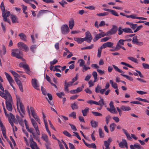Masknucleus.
Listing matches in <instances>:
<instances>
[{
  "mask_svg": "<svg viewBox=\"0 0 149 149\" xmlns=\"http://www.w3.org/2000/svg\"><path fill=\"white\" fill-rule=\"evenodd\" d=\"M0 95L6 100V107L7 110L10 111H12L13 102L12 97L7 90L5 91V93L0 92Z\"/></svg>",
  "mask_w": 149,
  "mask_h": 149,
  "instance_id": "nucleus-1",
  "label": "nucleus"
},
{
  "mask_svg": "<svg viewBox=\"0 0 149 149\" xmlns=\"http://www.w3.org/2000/svg\"><path fill=\"white\" fill-rule=\"evenodd\" d=\"M17 105V110L22 117H24L23 114H24V108L22 103L21 99L18 95L16 96Z\"/></svg>",
  "mask_w": 149,
  "mask_h": 149,
  "instance_id": "nucleus-2",
  "label": "nucleus"
},
{
  "mask_svg": "<svg viewBox=\"0 0 149 149\" xmlns=\"http://www.w3.org/2000/svg\"><path fill=\"white\" fill-rule=\"evenodd\" d=\"M11 55L17 58L22 59V61H24V59L22 58L21 55L22 52L18 49H13L11 50Z\"/></svg>",
  "mask_w": 149,
  "mask_h": 149,
  "instance_id": "nucleus-3",
  "label": "nucleus"
},
{
  "mask_svg": "<svg viewBox=\"0 0 149 149\" xmlns=\"http://www.w3.org/2000/svg\"><path fill=\"white\" fill-rule=\"evenodd\" d=\"M6 76L8 81L10 83V85L13 88L14 90H15V88L13 85V84L14 83V80L11 77V76L6 72H4Z\"/></svg>",
  "mask_w": 149,
  "mask_h": 149,
  "instance_id": "nucleus-4",
  "label": "nucleus"
},
{
  "mask_svg": "<svg viewBox=\"0 0 149 149\" xmlns=\"http://www.w3.org/2000/svg\"><path fill=\"white\" fill-rule=\"evenodd\" d=\"M61 33L63 35L67 34L70 31L69 28L66 24L63 25L61 28Z\"/></svg>",
  "mask_w": 149,
  "mask_h": 149,
  "instance_id": "nucleus-5",
  "label": "nucleus"
},
{
  "mask_svg": "<svg viewBox=\"0 0 149 149\" xmlns=\"http://www.w3.org/2000/svg\"><path fill=\"white\" fill-rule=\"evenodd\" d=\"M31 120L32 124L37 134L38 135H40V133L37 123L36 122L35 120L33 118H31Z\"/></svg>",
  "mask_w": 149,
  "mask_h": 149,
  "instance_id": "nucleus-6",
  "label": "nucleus"
},
{
  "mask_svg": "<svg viewBox=\"0 0 149 149\" xmlns=\"http://www.w3.org/2000/svg\"><path fill=\"white\" fill-rule=\"evenodd\" d=\"M132 42L135 45H137L141 46L143 45V42L140 41L138 39V37L136 36H134L132 39Z\"/></svg>",
  "mask_w": 149,
  "mask_h": 149,
  "instance_id": "nucleus-7",
  "label": "nucleus"
},
{
  "mask_svg": "<svg viewBox=\"0 0 149 149\" xmlns=\"http://www.w3.org/2000/svg\"><path fill=\"white\" fill-rule=\"evenodd\" d=\"M30 146L32 149H38L39 148L37 143L33 141L32 135H30Z\"/></svg>",
  "mask_w": 149,
  "mask_h": 149,
  "instance_id": "nucleus-8",
  "label": "nucleus"
},
{
  "mask_svg": "<svg viewBox=\"0 0 149 149\" xmlns=\"http://www.w3.org/2000/svg\"><path fill=\"white\" fill-rule=\"evenodd\" d=\"M31 84L33 87L37 90H39V85L38 81L35 78L32 79Z\"/></svg>",
  "mask_w": 149,
  "mask_h": 149,
  "instance_id": "nucleus-9",
  "label": "nucleus"
},
{
  "mask_svg": "<svg viewBox=\"0 0 149 149\" xmlns=\"http://www.w3.org/2000/svg\"><path fill=\"white\" fill-rule=\"evenodd\" d=\"M109 106L110 107V108H107V110L112 113H117V112L115 108L114 107L113 104V101H111L110 102L109 104Z\"/></svg>",
  "mask_w": 149,
  "mask_h": 149,
  "instance_id": "nucleus-10",
  "label": "nucleus"
},
{
  "mask_svg": "<svg viewBox=\"0 0 149 149\" xmlns=\"http://www.w3.org/2000/svg\"><path fill=\"white\" fill-rule=\"evenodd\" d=\"M85 41H86L88 42H91V40L92 39V37L91 33L88 31L86 32L85 33Z\"/></svg>",
  "mask_w": 149,
  "mask_h": 149,
  "instance_id": "nucleus-11",
  "label": "nucleus"
},
{
  "mask_svg": "<svg viewBox=\"0 0 149 149\" xmlns=\"http://www.w3.org/2000/svg\"><path fill=\"white\" fill-rule=\"evenodd\" d=\"M19 66L20 67H22L25 69L26 70V72L27 74H29L30 70L28 65L25 63L21 62L20 63Z\"/></svg>",
  "mask_w": 149,
  "mask_h": 149,
  "instance_id": "nucleus-12",
  "label": "nucleus"
},
{
  "mask_svg": "<svg viewBox=\"0 0 149 149\" xmlns=\"http://www.w3.org/2000/svg\"><path fill=\"white\" fill-rule=\"evenodd\" d=\"M105 36H107L106 33L105 32H102L96 35L95 38L93 39L94 41H96L102 37H104Z\"/></svg>",
  "mask_w": 149,
  "mask_h": 149,
  "instance_id": "nucleus-13",
  "label": "nucleus"
},
{
  "mask_svg": "<svg viewBox=\"0 0 149 149\" xmlns=\"http://www.w3.org/2000/svg\"><path fill=\"white\" fill-rule=\"evenodd\" d=\"M10 15V13L9 11L3 12L2 13V16L3 18V20L5 22L7 21L8 22L10 23L9 20H8L7 17L9 16Z\"/></svg>",
  "mask_w": 149,
  "mask_h": 149,
  "instance_id": "nucleus-14",
  "label": "nucleus"
},
{
  "mask_svg": "<svg viewBox=\"0 0 149 149\" xmlns=\"http://www.w3.org/2000/svg\"><path fill=\"white\" fill-rule=\"evenodd\" d=\"M17 46L18 47L24 49L26 51H28L29 50V48L28 46L22 42H18Z\"/></svg>",
  "mask_w": 149,
  "mask_h": 149,
  "instance_id": "nucleus-15",
  "label": "nucleus"
},
{
  "mask_svg": "<svg viewBox=\"0 0 149 149\" xmlns=\"http://www.w3.org/2000/svg\"><path fill=\"white\" fill-rule=\"evenodd\" d=\"M113 43L109 42L104 43L101 46V48L104 49L107 47L113 48Z\"/></svg>",
  "mask_w": 149,
  "mask_h": 149,
  "instance_id": "nucleus-16",
  "label": "nucleus"
},
{
  "mask_svg": "<svg viewBox=\"0 0 149 149\" xmlns=\"http://www.w3.org/2000/svg\"><path fill=\"white\" fill-rule=\"evenodd\" d=\"M0 127L3 137L5 138L6 139V129L4 127V126L3 125V123H2L1 121L0 120Z\"/></svg>",
  "mask_w": 149,
  "mask_h": 149,
  "instance_id": "nucleus-17",
  "label": "nucleus"
},
{
  "mask_svg": "<svg viewBox=\"0 0 149 149\" xmlns=\"http://www.w3.org/2000/svg\"><path fill=\"white\" fill-rule=\"evenodd\" d=\"M126 140L124 139H122V142H120L119 144V146L121 148H124V147L128 148Z\"/></svg>",
  "mask_w": 149,
  "mask_h": 149,
  "instance_id": "nucleus-18",
  "label": "nucleus"
},
{
  "mask_svg": "<svg viewBox=\"0 0 149 149\" xmlns=\"http://www.w3.org/2000/svg\"><path fill=\"white\" fill-rule=\"evenodd\" d=\"M15 79L16 82L19 87L20 91L22 92H23V89L22 87V84L21 83V81L18 78H15Z\"/></svg>",
  "mask_w": 149,
  "mask_h": 149,
  "instance_id": "nucleus-19",
  "label": "nucleus"
},
{
  "mask_svg": "<svg viewBox=\"0 0 149 149\" xmlns=\"http://www.w3.org/2000/svg\"><path fill=\"white\" fill-rule=\"evenodd\" d=\"M130 148L131 149H143V147L141 146L139 144H137L134 145H130Z\"/></svg>",
  "mask_w": 149,
  "mask_h": 149,
  "instance_id": "nucleus-20",
  "label": "nucleus"
},
{
  "mask_svg": "<svg viewBox=\"0 0 149 149\" xmlns=\"http://www.w3.org/2000/svg\"><path fill=\"white\" fill-rule=\"evenodd\" d=\"M68 25L70 29H72L74 25V21L72 18H71L69 21Z\"/></svg>",
  "mask_w": 149,
  "mask_h": 149,
  "instance_id": "nucleus-21",
  "label": "nucleus"
},
{
  "mask_svg": "<svg viewBox=\"0 0 149 149\" xmlns=\"http://www.w3.org/2000/svg\"><path fill=\"white\" fill-rule=\"evenodd\" d=\"M2 49L0 50V54L1 55H4L6 52V48L5 45H3L2 46Z\"/></svg>",
  "mask_w": 149,
  "mask_h": 149,
  "instance_id": "nucleus-22",
  "label": "nucleus"
},
{
  "mask_svg": "<svg viewBox=\"0 0 149 149\" xmlns=\"http://www.w3.org/2000/svg\"><path fill=\"white\" fill-rule=\"evenodd\" d=\"M74 41L79 44H81L85 41V38H79L77 37H75L74 38Z\"/></svg>",
  "mask_w": 149,
  "mask_h": 149,
  "instance_id": "nucleus-23",
  "label": "nucleus"
},
{
  "mask_svg": "<svg viewBox=\"0 0 149 149\" xmlns=\"http://www.w3.org/2000/svg\"><path fill=\"white\" fill-rule=\"evenodd\" d=\"M135 71L136 72H133V75L136 76H139L141 78H143L144 77L143 76L141 72L140 71L135 70Z\"/></svg>",
  "mask_w": 149,
  "mask_h": 149,
  "instance_id": "nucleus-24",
  "label": "nucleus"
},
{
  "mask_svg": "<svg viewBox=\"0 0 149 149\" xmlns=\"http://www.w3.org/2000/svg\"><path fill=\"white\" fill-rule=\"evenodd\" d=\"M125 42L124 40L123 39L120 40L117 42L116 46L117 48H119L121 46L123 45H124V42Z\"/></svg>",
  "mask_w": 149,
  "mask_h": 149,
  "instance_id": "nucleus-25",
  "label": "nucleus"
},
{
  "mask_svg": "<svg viewBox=\"0 0 149 149\" xmlns=\"http://www.w3.org/2000/svg\"><path fill=\"white\" fill-rule=\"evenodd\" d=\"M122 131L126 136L127 138L129 140H131L132 139L131 137L130 136L128 132L125 129H123Z\"/></svg>",
  "mask_w": 149,
  "mask_h": 149,
  "instance_id": "nucleus-26",
  "label": "nucleus"
},
{
  "mask_svg": "<svg viewBox=\"0 0 149 149\" xmlns=\"http://www.w3.org/2000/svg\"><path fill=\"white\" fill-rule=\"evenodd\" d=\"M31 111L33 117L35 118V120H36V119L38 118L37 115L34 112V111L33 109V108L31 107Z\"/></svg>",
  "mask_w": 149,
  "mask_h": 149,
  "instance_id": "nucleus-27",
  "label": "nucleus"
},
{
  "mask_svg": "<svg viewBox=\"0 0 149 149\" xmlns=\"http://www.w3.org/2000/svg\"><path fill=\"white\" fill-rule=\"evenodd\" d=\"M90 123L92 127L96 128L97 127L98 123L97 122L92 120L91 121Z\"/></svg>",
  "mask_w": 149,
  "mask_h": 149,
  "instance_id": "nucleus-28",
  "label": "nucleus"
},
{
  "mask_svg": "<svg viewBox=\"0 0 149 149\" xmlns=\"http://www.w3.org/2000/svg\"><path fill=\"white\" fill-rule=\"evenodd\" d=\"M123 111H129L131 110V108L128 106H125L124 105L121 106L120 108Z\"/></svg>",
  "mask_w": 149,
  "mask_h": 149,
  "instance_id": "nucleus-29",
  "label": "nucleus"
},
{
  "mask_svg": "<svg viewBox=\"0 0 149 149\" xmlns=\"http://www.w3.org/2000/svg\"><path fill=\"white\" fill-rule=\"evenodd\" d=\"M18 36L22 40L26 41V36L24 33H19Z\"/></svg>",
  "mask_w": 149,
  "mask_h": 149,
  "instance_id": "nucleus-30",
  "label": "nucleus"
},
{
  "mask_svg": "<svg viewBox=\"0 0 149 149\" xmlns=\"http://www.w3.org/2000/svg\"><path fill=\"white\" fill-rule=\"evenodd\" d=\"M41 138L44 141L48 143V136L47 135L45 134H42Z\"/></svg>",
  "mask_w": 149,
  "mask_h": 149,
  "instance_id": "nucleus-31",
  "label": "nucleus"
},
{
  "mask_svg": "<svg viewBox=\"0 0 149 149\" xmlns=\"http://www.w3.org/2000/svg\"><path fill=\"white\" fill-rule=\"evenodd\" d=\"M123 32L126 33H133V31L130 28H125L123 29Z\"/></svg>",
  "mask_w": 149,
  "mask_h": 149,
  "instance_id": "nucleus-32",
  "label": "nucleus"
},
{
  "mask_svg": "<svg viewBox=\"0 0 149 149\" xmlns=\"http://www.w3.org/2000/svg\"><path fill=\"white\" fill-rule=\"evenodd\" d=\"M92 74L94 78V82H96L97 81V72L95 71H93V72Z\"/></svg>",
  "mask_w": 149,
  "mask_h": 149,
  "instance_id": "nucleus-33",
  "label": "nucleus"
},
{
  "mask_svg": "<svg viewBox=\"0 0 149 149\" xmlns=\"http://www.w3.org/2000/svg\"><path fill=\"white\" fill-rule=\"evenodd\" d=\"M127 58L129 60H131V61L134 63H138L137 59L133 57L129 56L127 57Z\"/></svg>",
  "mask_w": 149,
  "mask_h": 149,
  "instance_id": "nucleus-34",
  "label": "nucleus"
},
{
  "mask_svg": "<svg viewBox=\"0 0 149 149\" xmlns=\"http://www.w3.org/2000/svg\"><path fill=\"white\" fill-rule=\"evenodd\" d=\"M9 71L13 75L15 78H18V77H19V75L15 71L11 70H10Z\"/></svg>",
  "mask_w": 149,
  "mask_h": 149,
  "instance_id": "nucleus-35",
  "label": "nucleus"
},
{
  "mask_svg": "<svg viewBox=\"0 0 149 149\" xmlns=\"http://www.w3.org/2000/svg\"><path fill=\"white\" fill-rule=\"evenodd\" d=\"M127 18H131L132 19H138L139 17L137 16L135 14H132L130 15H128L127 16Z\"/></svg>",
  "mask_w": 149,
  "mask_h": 149,
  "instance_id": "nucleus-36",
  "label": "nucleus"
},
{
  "mask_svg": "<svg viewBox=\"0 0 149 149\" xmlns=\"http://www.w3.org/2000/svg\"><path fill=\"white\" fill-rule=\"evenodd\" d=\"M89 109L88 107L82 110L83 115L84 116H86L87 115V113Z\"/></svg>",
  "mask_w": 149,
  "mask_h": 149,
  "instance_id": "nucleus-37",
  "label": "nucleus"
},
{
  "mask_svg": "<svg viewBox=\"0 0 149 149\" xmlns=\"http://www.w3.org/2000/svg\"><path fill=\"white\" fill-rule=\"evenodd\" d=\"M86 146L89 148H92L95 149H96V146L94 143H88V144L86 145Z\"/></svg>",
  "mask_w": 149,
  "mask_h": 149,
  "instance_id": "nucleus-38",
  "label": "nucleus"
},
{
  "mask_svg": "<svg viewBox=\"0 0 149 149\" xmlns=\"http://www.w3.org/2000/svg\"><path fill=\"white\" fill-rule=\"evenodd\" d=\"M100 100L98 102L99 105H100L101 107H102L104 105V101L102 97H100Z\"/></svg>",
  "mask_w": 149,
  "mask_h": 149,
  "instance_id": "nucleus-39",
  "label": "nucleus"
},
{
  "mask_svg": "<svg viewBox=\"0 0 149 149\" xmlns=\"http://www.w3.org/2000/svg\"><path fill=\"white\" fill-rule=\"evenodd\" d=\"M70 106L72 109L73 110L77 109L78 108V106L75 102L71 104Z\"/></svg>",
  "mask_w": 149,
  "mask_h": 149,
  "instance_id": "nucleus-40",
  "label": "nucleus"
},
{
  "mask_svg": "<svg viewBox=\"0 0 149 149\" xmlns=\"http://www.w3.org/2000/svg\"><path fill=\"white\" fill-rule=\"evenodd\" d=\"M11 17L12 22L13 23H17V18L15 15H11Z\"/></svg>",
  "mask_w": 149,
  "mask_h": 149,
  "instance_id": "nucleus-41",
  "label": "nucleus"
},
{
  "mask_svg": "<svg viewBox=\"0 0 149 149\" xmlns=\"http://www.w3.org/2000/svg\"><path fill=\"white\" fill-rule=\"evenodd\" d=\"M121 75L122 76L126 78L127 79L130 81H132L133 80V79L132 77H130L129 76L123 74H121Z\"/></svg>",
  "mask_w": 149,
  "mask_h": 149,
  "instance_id": "nucleus-42",
  "label": "nucleus"
},
{
  "mask_svg": "<svg viewBox=\"0 0 149 149\" xmlns=\"http://www.w3.org/2000/svg\"><path fill=\"white\" fill-rule=\"evenodd\" d=\"M78 62L79 63V65L80 67H82L85 65V61L82 59H79Z\"/></svg>",
  "mask_w": 149,
  "mask_h": 149,
  "instance_id": "nucleus-43",
  "label": "nucleus"
},
{
  "mask_svg": "<svg viewBox=\"0 0 149 149\" xmlns=\"http://www.w3.org/2000/svg\"><path fill=\"white\" fill-rule=\"evenodd\" d=\"M116 126V124L114 123H112L110 125V128L111 131L113 132L115 130V127Z\"/></svg>",
  "mask_w": 149,
  "mask_h": 149,
  "instance_id": "nucleus-44",
  "label": "nucleus"
},
{
  "mask_svg": "<svg viewBox=\"0 0 149 149\" xmlns=\"http://www.w3.org/2000/svg\"><path fill=\"white\" fill-rule=\"evenodd\" d=\"M103 49V48H101V46L100 48L98 49L97 54V56L98 57L100 58L101 56V52H102V49Z\"/></svg>",
  "mask_w": 149,
  "mask_h": 149,
  "instance_id": "nucleus-45",
  "label": "nucleus"
},
{
  "mask_svg": "<svg viewBox=\"0 0 149 149\" xmlns=\"http://www.w3.org/2000/svg\"><path fill=\"white\" fill-rule=\"evenodd\" d=\"M82 67V71L83 72H85L88 69H90V68L89 66H87L86 65H85Z\"/></svg>",
  "mask_w": 149,
  "mask_h": 149,
  "instance_id": "nucleus-46",
  "label": "nucleus"
},
{
  "mask_svg": "<svg viewBox=\"0 0 149 149\" xmlns=\"http://www.w3.org/2000/svg\"><path fill=\"white\" fill-rule=\"evenodd\" d=\"M109 12L113 15L116 16H119L118 14L115 10L111 9Z\"/></svg>",
  "mask_w": 149,
  "mask_h": 149,
  "instance_id": "nucleus-47",
  "label": "nucleus"
},
{
  "mask_svg": "<svg viewBox=\"0 0 149 149\" xmlns=\"http://www.w3.org/2000/svg\"><path fill=\"white\" fill-rule=\"evenodd\" d=\"M94 45L93 44H92L91 45L88 46H87V47H84L82 48L81 49L82 50L83 49H92Z\"/></svg>",
  "mask_w": 149,
  "mask_h": 149,
  "instance_id": "nucleus-48",
  "label": "nucleus"
},
{
  "mask_svg": "<svg viewBox=\"0 0 149 149\" xmlns=\"http://www.w3.org/2000/svg\"><path fill=\"white\" fill-rule=\"evenodd\" d=\"M21 6L22 8V10L24 13L26 15L27 14V13L26 11L27 9V7L23 5H22Z\"/></svg>",
  "mask_w": 149,
  "mask_h": 149,
  "instance_id": "nucleus-49",
  "label": "nucleus"
},
{
  "mask_svg": "<svg viewBox=\"0 0 149 149\" xmlns=\"http://www.w3.org/2000/svg\"><path fill=\"white\" fill-rule=\"evenodd\" d=\"M73 83L72 81L67 83V81H65L64 84L69 87L73 86Z\"/></svg>",
  "mask_w": 149,
  "mask_h": 149,
  "instance_id": "nucleus-50",
  "label": "nucleus"
},
{
  "mask_svg": "<svg viewBox=\"0 0 149 149\" xmlns=\"http://www.w3.org/2000/svg\"><path fill=\"white\" fill-rule=\"evenodd\" d=\"M110 30L114 33H115L117 31V27L115 25H113L112 28Z\"/></svg>",
  "mask_w": 149,
  "mask_h": 149,
  "instance_id": "nucleus-51",
  "label": "nucleus"
},
{
  "mask_svg": "<svg viewBox=\"0 0 149 149\" xmlns=\"http://www.w3.org/2000/svg\"><path fill=\"white\" fill-rule=\"evenodd\" d=\"M37 48V46L36 45H33L31 46L30 47V49L33 52H35V50Z\"/></svg>",
  "mask_w": 149,
  "mask_h": 149,
  "instance_id": "nucleus-52",
  "label": "nucleus"
},
{
  "mask_svg": "<svg viewBox=\"0 0 149 149\" xmlns=\"http://www.w3.org/2000/svg\"><path fill=\"white\" fill-rule=\"evenodd\" d=\"M108 15V13L107 12H104L100 13H97V15L99 16H103L107 15Z\"/></svg>",
  "mask_w": 149,
  "mask_h": 149,
  "instance_id": "nucleus-53",
  "label": "nucleus"
},
{
  "mask_svg": "<svg viewBox=\"0 0 149 149\" xmlns=\"http://www.w3.org/2000/svg\"><path fill=\"white\" fill-rule=\"evenodd\" d=\"M99 135L101 138H103L104 136V134L102 129L100 128L99 129Z\"/></svg>",
  "mask_w": 149,
  "mask_h": 149,
  "instance_id": "nucleus-54",
  "label": "nucleus"
},
{
  "mask_svg": "<svg viewBox=\"0 0 149 149\" xmlns=\"http://www.w3.org/2000/svg\"><path fill=\"white\" fill-rule=\"evenodd\" d=\"M0 8H1V10H2V13H3V12H5L6 11L4 6V3H3V2H2V3H1V6H0Z\"/></svg>",
  "mask_w": 149,
  "mask_h": 149,
  "instance_id": "nucleus-55",
  "label": "nucleus"
},
{
  "mask_svg": "<svg viewBox=\"0 0 149 149\" xmlns=\"http://www.w3.org/2000/svg\"><path fill=\"white\" fill-rule=\"evenodd\" d=\"M92 113L95 116H102V114L100 113H99L97 112L92 111Z\"/></svg>",
  "mask_w": 149,
  "mask_h": 149,
  "instance_id": "nucleus-56",
  "label": "nucleus"
},
{
  "mask_svg": "<svg viewBox=\"0 0 149 149\" xmlns=\"http://www.w3.org/2000/svg\"><path fill=\"white\" fill-rule=\"evenodd\" d=\"M63 133L65 136L69 137H71V135L69 133L68 131L66 130L64 131L63 132Z\"/></svg>",
  "mask_w": 149,
  "mask_h": 149,
  "instance_id": "nucleus-57",
  "label": "nucleus"
},
{
  "mask_svg": "<svg viewBox=\"0 0 149 149\" xmlns=\"http://www.w3.org/2000/svg\"><path fill=\"white\" fill-rule=\"evenodd\" d=\"M142 28H143V26L142 25H139V26H137V28H136V29H135L134 31V33H136V32L140 30H141Z\"/></svg>",
  "mask_w": 149,
  "mask_h": 149,
  "instance_id": "nucleus-58",
  "label": "nucleus"
},
{
  "mask_svg": "<svg viewBox=\"0 0 149 149\" xmlns=\"http://www.w3.org/2000/svg\"><path fill=\"white\" fill-rule=\"evenodd\" d=\"M123 32V29H122L121 27H119L118 30V34L119 35H120L122 34Z\"/></svg>",
  "mask_w": 149,
  "mask_h": 149,
  "instance_id": "nucleus-59",
  "label": "nucleus"
},
{
  "mask_svg": "<svg viewBox=\"0 0 149 149\" xmlns=\"http://www.w3.org/2000/svg\"><path fill=\"white\" fill-rule=\"evenodd\" d=\"M59 3L63 7H65L64 5L65 4L68 3L66 1L63 0H62L61 2H59Z\"/></svg>",
  "mask_w": 149,
  "mask_h": 149,
  "instance_id": "nucleus-60",
  "label": "nucleus"
},
{
  "mask_svg": "<svg viewBox=\"0 0 149 149\" xmlns=\"http://www.w3.org/2000/svg\"><path fill=\"white\" fill-rule=\"evenodd\" d=\"M110 38L109 37H105L101 39V42H105L108 41Z\"/></svg>",
  "mask_w": 149,
  "mask_h": 149,
  "instance_id": "nucleus-61",
  "label": "nucleus"
},
{
  "mask_svg": "<svg viewBox=\"0 0 149 149\" xmlns=\"http://www.w3.org/2000/svg\"><path fill=\"white\" fill-rule=\"evenodd\" d=\"M102 87L101 86L98 85L97 87L95 88V91L97 93H99L100 92V90L101 89Z\"/></svg>",
  "mask_w": 149,
  "mask_h": 149,
  "instance_id": "nucleus-62",
  "label": "nucleus"
},
{
  "mask_svg": "<svg viewBox=\"0 0 149 149\" xmlns=\"http://www.w3.org/2000/svg\"><path fill=\"white\" fill-rule=\"evenodd\" d=\"M69 116L72 117L73 118H76V113L74 112H72L69 115Z\"/></svg>",
  "mask_w": 149,
  "mask_h": 149,
  "instance_id": "nucleus-63",
  "label": "nucleus"
},
{
  "mask_svg": "<svg viewBox=\"0 0 149 149\" xmlns=\"http://www.w3.org/2000/svg\"><path fill=\"white\" fill-rule=\"evenodd\" d=\"M106 33L107 36H110L115 33L111 30L107 31Z\"/></svg>",
  "mask_w": 149,
  "mask_h": 149,
  "instance_id": "nucleus-64",
  "label": "nucleus"
}]
</instances>
